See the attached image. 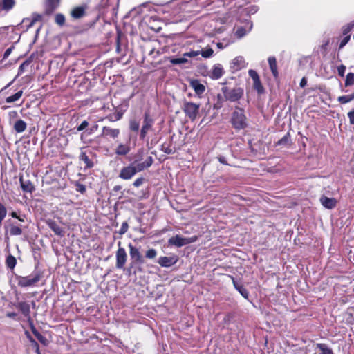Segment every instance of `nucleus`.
<instances>
[{"instance_id": "obj_1", "label": "nucleus", "mask_w": 354, "mask_h": 354, "mask_svg": "<svg viewBox=\"0 0 354 354\" xmlns=\"http://www.w3.org/2000/svg\"><path fill=\"white\" fill-rule=\"evenodd\" d=\"M142 158H136L132 163L124 167L119 174V177L123 180H130L136 173L149 168L153 163V158L149 156L143 162H138Z\"/></svg>"}, {"instance_id": "obj_2", "label": "nucleus", "mask_w": 354, "mask_h": 354, "mask_svg": "<svg viewBox=\"0 0 354 354\" xmlns=\"http://www.w3.org/2000/svg\"><path fill=\"white\" fill-rule=\"evenodd\" d=\"M231 122L236 129H243L247 127V118L244 113V109L236 106L232 114Z\"/></svg>"}, {"instance_id": "obj_3", "label": "nucleus", "mask_w": 354, "mask_h": 354, "mask_svg": "<svg viewBox=\"0 0 354 354\" xmlns=\"http://www.w3.org/2000/svg\"><path fill=\"white\" fill-rule=\"evenodd\" d=\"M221 91L225 100L232 102H238L244 95V91L241 87L230 88L227 86H223Z\"/></svg>"}, {"instance_id": "obj_4", "label": "nucleus", "mask_w": 354, "mask_h": 354, "mask_svg": "<svg viewBox=\"0 0 354 354\" xmlns=\"http://www.w3.org/2000/svg\"><path fill=\"white\" fill-rule=\"evenodd\" d=\"M41 275L40 273H34L29 276L17 277V284L20 287H30L35 286L39 281H40Z\"/></svg>"}, {"instance_id": "obj_5", "label": "nucleus", "mask_w": 354, "mask_h": 354, "mask_svg": "<svg viewBox=\"0 0 354 354\" xmlns=\"http://www.w3.org/2000/svg\"><path fill=\"white\" fill-rule=\"evenodd\" d=\"M200 104L192 102L185 101L183 103L182 109L185 115L188 117L192 121L196 119L199 113Z\"/></svg>"}, {"instance_id": "obj_6", "label": "nucleus", "mask_w": 354, "mask_h": 354, "mask_svg": "<svg viewBox=\"0 0 354 354\" xmlns=\"http://www.w3.org/2000/svg\"><path fill=\"white\" fill-rule=\"evenodd\" d=\"M196 241V237L193 236L190 238L183 237L179 235H176L170 238L168 241L169 245H175L176 247H182L183 245L194 243Z\"/></svg>"}, {"instance_id": "obj_7", "label": "nucleus", "mask_w": 354, "mask_h": 354, "mask_svg": "<svg viewBox=\"0 0 354 354\" xmlns=\"http://www.w3.org/2000/svg\"><path fill=\"white\" fill-rule=\"evenodd\" d=\"M118 249L116 252V264L118 269H123L124 270V265L127 260V254L124 248L121 247V242L118 243Z\"/></svg>"}, {"instance_id": "obj_8", "label": "nucleus", "mask_w": 354, "mask_h": 354, "mask_svg": "<svg viewBox=\"0 0 354 354\" xmlns=\"http://www.w3.org/2000/svg\"><path fill=\"white\" fill-rule=\"evenodd\" d=\"M128 247L129 248V254L132 260L131 268L135 264H142L144 263V259L139 250L131 243H129Z\"/></svg>"}, {"instance_id": "obj_9", "label": "nucleus", "mask_w": 354, "mask_h": 354, "mask_svg": "<svg viewBox=\"0 0 354 354\" xmlns=\"http://www.w3.org/2000/svg\"><path fill=\"white\" fill-rule=\"evenodd\" d=\"M153 124V120L149 117V115L148 113H145L143 124L140 131V139H145L148 131L152 129Z\"/></svg>"}, {"instance_id": "obj_10", "label": "nucleus", "mask_w": 354, "mask_h": 354, "mask_svg": "<svg viewBox=\"0 0 354 354\" xmlns=\"http://www.w3.org/2000/svg\"><path fill=\"white\" fill-rule=\"evenodd\" d=\"M178 257L176 255H171L169 257H161L158 259V263L162 267L168 268L177 263Z\"/></svg>"}, {"instance_id": "obj_11", "label": "nucleus", "mask_w": 354, "mask_h": 354, "mask_svg": "<svg viewBox=\"0 0 354 354\" xmlns=\"http://www.w3.org/2000/svg\"><path fill=\"white\" fill-rule=\"evenodd\" d=\"M46 224L49 227V228L54 232V233L56 235H57L60 237L64 236V234H65L64 230L62 227H60L56 223V221L49 219V220L46 221Z\"/></svg>"}, {"instance_id": "obj_12", "label": "nucleus", "mask_w": 354, "mask_h": 354, "mask_svg": "<svg viewBox=\"0 0 354 354\" xmlns=\"http://www.w3.org/2000/svg\"><path fill=\"white\" fill-rule=\"evenodd\" d=\"M321 204L326 209H332L336 207L337 200L334 198H328L322 195L319 198Z\"/></svg>"}, {"instance_id": "obj_13", "label": "nucleus", "mask_w": 354, "mask_h": 354, "mask_svg": "<svg viewBox=\"0 0 354 354\" xmlns=\"http://www.w3.org/2000/svg\"><path fill=\"white\" fill-rule=\"evenodd\" d=\"M86 8V5L75 7L71 10V16L75 19H80L85 15Z\"/></svg>"}, {"instance_id": "obj_14", "label": "nucleus", "mask_w": 354, "mask_h": 354, "mask_svg": "<svg viewBox=\"0 0 354 354\" xmlns=\"http://www.w3.org/2000/svg\"><path fill=\"white\" fill-rule=\"evenodd\" d=\"M41 19V15L38 13H32L30 18H24L22 20L21 24H26L27 21H30V24H27L26 26V31H27L29 28H30L33 25L38 21Z\"/></svg>"}, {"instance_id": "obj_15", "label": "nucleus", "mask_w": 354, "mask_h": 354, "mask_svg": "<svg viewBox=\"0 0 354 354\" xmlns=\"http://www.w3.org/2000/svg\"><path fill=\"white\" fill-rule=\"evenodd\" d=\"M15 0H0V12L3 10L8 12L15 7Z\"/></svg>"}, {"instance_id": "obj_16", "label": "nucleus", "mask_w": 354, "mask_h": 354, "mask_svg": "<svg viewBox=\"0 0 354 354\" xmlns=\"http://www.w3.org/2000/svg\"><path fill=\"white\" fill-rule=\"evenodd\" d=\"M232 68L235 71H239L245 67V59L242 56H238L235 57L232 62Z\"/></svg>"}, {"instance_id": "obj_17", "label": "nucleus", "mask_w": 354, "mask_h": 354, "mask_svg": "<svg viewBox=\"0 0 354 354\" xmlns=\"http://www.w3.org/2000/svg\"><path fill=\"white\" fill-rule=\"evenodd\" d=\"M190 86L194 90L195 93L200 95L205 91V86L201 84L198 80H193L190 82Z\"/></svg>"}, {"instance_id": "obj_18", "label": "nucleus", "mask_w": 354, "mask_h": 354, "mask_svg": "<svg viewBox=\"0 0 354 354\" xmlns=\"http://www.w3.org/2000/svg\"><path fill=\"white\" fill-rule=\"evenodd\" d=\"M120 130L118 129H112L109 127H104L102 129V136H109L112 138H115L118 136Z\"/></svg>"}, {"instance_id": "obj_19", "label": "nucleus", "mask_w": 354, "mask_h": 354, "mask_svg": "<svg viewBox=\"0 0 354 354\" xmlns=\"http://www.w3.org/2000/svg\"><path fill=\"white\" fill-rule=\"evenodd\" d=\"M223 75V68L220 64H215L213 66L210 77L212 79L218 80L221 78Z\"/></svg>"}, {"instance_id": "obj_20", "label": "nucleus", "mask_w": 354, "mask_h": 354, "mask_svg": "<svg viewBox=\"0 0 354 354\" xmlns=\"http://www.w3.org/2000/svg\"><path fill=\"white\" fill-rule=\"evenodd\" d=\"M232 282L236 290L245 299H248L249 292L248 290L241 284L239 283L234 278L232 277Z\"/></svg>"}, {"instance_id": "obj_21", "label": "nucleus", "mask_w": 354, "mask_h": 354, "mask_svg": "<svg viewBox=\"0 0 354 354\" xmlns=\"http://www.w3.org/2000/svg\"><path fill=\"white\" fill-rule=\"evenodd\" d=\"M19 181L23 191L31 193L35 189L33 184L30 180L24 181L21 178H20Z\"/></svg>"}, {"instance_id": "obj_22", "label": "nucleus", "mask_w": 354, "mask_h": 354, "mask_svg": "<svg viewBox=\"0 0 354 354\" xmlns=\"http://www.w3.org/2000/svg\"><path fill=\"white\" fill-rule=\"evenodd\" d=\"M268 61L272 75H274V77H277L278 71L276 58L274 57H268Z\"/></svg>"}, {"instance_id": "obj_23", "label": "nucleus", "mask_w": 354, "mask_h": 354, "mask_svg": "<svg viewBox=\"0 0 354 354\" xmlns=\"http://www.w3.org/2000/svg\"><path fill=\"white\" fill-rule=\"evenodd\" d=\"M129 145L120 144L115 149V153L119 156H125L130 151Z\"/></svg>"}, {"instance_id": "obj_24", "label": "nucleus", "mask_w": 354, "mask_h": 354, "mask_svg": "<svg viewBox=\"0 0 354 354\" xmlns=\"http://www.w3.org/2000/svg\"><path fill=\"white\" fill-rule=\"evenodd\" d=\"M59 0H46V12H53L59 6Z\"/></svg>"}, {"instance_id": "obj_25", "label": "nucleus", "mask_w": 354, "mask_h": 354, "mask_svg": "<svg viewBox=\"0 0 354 354\" xmlns=\"http://www.w3.org/2000/svg\"><path fill=\"white\" fill-rule=\"evenodd\" d=\"M26 123L22 120H18L14 124V129L17 133H22L26 129Z\"/></svg>"}, {"instance_id": "obj_26", "label": "nucleus", "mask_w": 354, "mask_h": 354, "mask_svg": "<svg viewBox=\"0 0 354 354\" xmlns=\"http://www.w3.org/2000/svg\"><path fill=\"white\" fill-rule=\"evenodd\" d=\"M23 95V91L20 90L15 94L8 96L6 98L5 101L6 103H12L18 101Z\"/></svg>"}, {"instance_id": "obj_27", "label": "nucleus", "mask_w": 354, "mask_h": 354, "mask_svg": "<svg viewBox=\"0 0 354 354\" xmlns=\"http://www.w3.org/2000/svg\"><path fill=\"white\" fill-rule=\"evenodd\" d=\"M17 263L15 257L11 254H9L6 260V264L7 267L11 270L14 269Z\"/></svg>"}, {"instance_id": "obj_28", "label": "nucleus", "mask_w": 354, "mask_h": 354, "mask_svg": "<svg viewBox=\"0 0 354 354\" xmlns=\"http://www.w3.org/2000/svg\"><path fill=\"white\" fill-rule=\"evenodd\" d=\"M80 160L85 164V167L91 168L93 166V162L88 158L85 153H82L80 156Z\"/></svg>"}, {"instance_id": "obj_29", "label": "nucleus", "mask_w": 354, "mask_h": 354, "mask_svg": "<svg viewBox=\"0 0 354 354\" xmlns=\"http://www.w3.org/2000/svg\"><path fill=\"white\" fill-rule=\"evenodd\" d=\"M317 348L321 351L319 354H333V351L324 344H317Z\"/></svg>"}, {"instance_id": "obj_30", "label": "nucleus", "mask_w": 354, "mask_h": 354, "mask_svg": "<svg viewBox=\"0 0 354 354\" xmlns=\"http://www.w3.org/2000/svg\"><path fill=\"white\" fill-rule=\"evenodd\" d=\"M10 233L12 236H19L22 234V230L19 226L12 225L10 229Z\"/></svg>"}, {"instance_id": "obj_31", "label": "nucleus", "mask_w": 354, "mask_h": 354, "mask_svg": "<svg viewBox=\"0 0 354 354\" xmlns=\"http://www.w3.org/2000/svg\"><path fill=\"white\" fill-rule=\"evenodd\" d=\"M353 85H354V73H349L346 77L345 86H350Z\"/></svg>"}, {"instance_id": "obj_32", "label": "nucleus", "mask_w": 354, "mask_h": 354, "mask_svg": "<svg viewBox=\"0 0 354 354\" xmlns=\"http://www.w3.org/2000/svg\"><path fill=\"white\" fill-rule=\"evenodd\" d=\"M253 87L259 93H262L264 91L259 78L257 80L253 81Z\"/></svg>"}, {"instance_id": "obj_33", "label": "nucleus", "mask_w": 354, "mask_h": 354, "mask_svg": "<svg viewBox=\"0 0 354 354\" xmlns=\"http://www.w3.org/2000/svg\"><path fill=\"white\" fill-rule=\"evenodd\" d=\"M170 62L174 65H180L187 62V59L183 56V57L171 58Z\"/></svg>"}, {"instance_id": "obj_34", "label": "nucleus", "mask_w": 354, "mask_h": 354, "mask_svg": "<svg viewBox=\"0 0 354 354\" xmlns=\"http://www.w3.org/2000/svg\"><path fill=\"white\" fill-rule=\"evenodd\" d=\"M290 136H289V133H287L281 139H280L278 141L277 145H281H281L287 146V145H290Z\"/></svg>"}, {"instance_id": "obj_35", "label": "nucleus", "mask_w": 354, "mask_h": 354, "mask_svg": "<svg viewBox=\"0 0 354 354\" xmlns=\"http://www.w3.org/2000/svg\"><path fill=\"white\" fill-rule=\"evenodd\" d=\"M55 23L59 26H63L65 23V17L63 14L57 13L55 17Z\"/></svg>"}, {"instance_id": "obj_36", "label": "nucleus", "mask_w": 354, "mask_h": 354, "mask_svg": "<svg viewBox=\"0 0 354 354\" xmlns=\"http://www.w3.org/2000/svg\"><path fill=\"white\" fill-rule=\"evenodd\" d=\"M213 53H214V50H212V48H209L204 50H201L200 54L204 58H209L212 56Z\"/></svg>"}, {"instance_id": "obj_37", "label": "nucleus", "mask_w": 354, "mask_h": 354, "mask_svg": "<svg viewBox=\"0 0 354 354\" xmlns=\"http://www.w3.org/2000/svg\"><path fill=\"white\" fill-rule=\"evenodd\" d=\"M140 123L135 120H131L129 123V128L131 131H138L139 130Z\"/></svg>"}, {"instance_id": "obj_38", "label": "nucleus", "mask_w": 354, "mask_h": 354, "mask_svg": "<svg viewBox=\"0 0 354 354\" xmlns=\"http://www.w3.org/2000/svg\"><path fill=\"white\" fill-rule=\"evenodd\" d=\"M6 214V208L0 203V225H1L2 221L5 218Z\"/></svg>"}, {"instance_id": "obj_39", "label": "nucleus", "mask_w": 354, "mask_h": 354, "mask_svg": "<svg viewBox=\"0 0 354 354\" xmlns=\"http://www.w3.org/2000/svg\"><path fill=\"white\" fill-rule=\"evenodd\" d=\"M337 101L341 104H346V103L352 101V99L349 95H342V96L338 97Z\"/></svg>"}, {"instance_id": "obj_40", "label": "nucleus", "mask_w": 354, "mask_h": 354, "mask_svg": "<svg viewBox=\"0 0 354 354\" xmlns=\"http://www.w3.org/2000/svg\"><path fill=\"white\" fill-rule=\"evenodd\" d=\"M157 255V252L155 249H149L148 250L147 252H146V254H145V257L147 258V259H154Z\"/></svg>"}, {"instance_id": "obj_41", "label": "nucleus", "mask_w": 354, "mask_h": 354, "mask_svg": "<svg viewBox=\"0 0 354 354\" xmlns=\"http://www.w3.org/2000/svg\"><path fill=\"white\" fill-rule=\"evenodd\" d=\"M129 229V225L127 221L122 223V226L118 232L120 235L125 234Z\"/></svg>"}, {"instance_id": "obj_42", "label": "nucleus", "mask_w": 354, "mask_h": 354, "mask_svg": "<svg viewBox=\"0 0 354 354\" xmlns=\"http://www.w3.org/2000/svg\"><path fill=\"white\" fill-rule=\"evenodd\" d=\"M200 50H191L183 54L184 57H194L200 55Z\"/></svg>"}, {"instance_id": "obj_43", "label": "nucleus", "mask_w": 354, "mask_h": 354, "mask_svg": "<svg viewBox=\"0 0 354 354\" xmlns=\"http://www.w3.org/2000/svg\"><path fill=\"white\" fill-rule=\"evenodd\" d=\"M354 27V23L351 22L346 25L343 28V34L347 35Z\"/></svg>"}, {"instance_id": "obj_44", "label": "nucleus", "mask_w": 354, "mask_h": 354, "mask_svg": "<svg viewBox=\"0 0 354 354\" xmlns=\"http://www.w3.org/2000/svg\"><path fill=\"white\" fill-rule=\"evenodd\" d=\"M248 74L253 81L257 80L259 78L258 73L254 70H249Z\"/></svg>"}, {"instance_id": "obj_45", "label": "nucleus", "mask_w": 354, "mask_h": 354, "mask_svg": "<svg viewBox=\"0 0 354 354\" xmlns=\"http://www.w3.org/2000/svg\"><path fill=\"white\" fill-rule=\"evenodd\" d=\"M346 66L344 64H342L337 67L338 75L340 77H344L346 71Z\"/></svg>"}, {"instance_id": "obj_46", "label": "nucleus", "mask_w": 354, "mask_h": 354, "mask_svg": "<svg viewBox=\"0 0 354 354\" xmlns=\"http://www.w3.org/2000/svg\"><path fill=\"white\" fill-rule=\"evenodd\" d=\"M33 333H34L35 336L37 337V339L41 343L45 344V342H46V338L41 334H40L39 333H38L37 331H33Z\"/></svg>"}, {"instance_id": "obj_47", "label": "nucleus", "mask_w": 354, "mask_h": 354, "mask_svg": "<svg viewBox=\"0 0 354 354\" xmlns=\"http://www.w3.org/2000/svg\"><path fill=\"white\" fill-rule=\"evenodd\" d=\"M76 191L84 194L86 192V187L84 185L77 183L76 184Z\"/></svg>"}, {"instance_id": "obj_48", "label": "nucleus", "mask_w": 354, "mask_h": 354, "mask_svg": "<svg viewBox=\"0 0 354 354\" xmlns=\"http://www.w3.org/2000/svg\"><path fill=\"white\" fill-rule=\"evenodd\" d=\"M88 125V122L86 120H84L78 127L77 131H81L85 129Z\"/></svg>"}, {"instance_id": "obj_49", "label": "nucleus", "mask_w": 354, "mask_h": 354, "mask_svg": "<svg viewBox=\"0 0 354 354\" xmlns=\"http://www.w3.org/2000/svg\"><path fill=\"white\" fill-rule=\"evenodd\" d=\"M350 39V36L345 37L340 42L339 48L341 49L344 47V46L348 42Z\"/></svg>"}, {"instance_id": "obj_50", "label": "nucleus", "mask_w": 354, "mask_h": 354, "mask_svg": "<svg viewBox=\"0 0 354 354\" xmlns=\"http://www.w3.org/2000/svg\"><path fill=\"white\" fill-rule=\"evenodd\" d=\"M144 183V178H138L133 182V186L138 187L141 186Z\"/></svg>"}, {"instance_id": "obj_51", "label": "nucleus", "mask_w": 354, "mask_h": 354, "mask_svg": "<svg viewBox=\"0 0 354 354\" xmlns=\"http://www.w3.org/2000/svg\"><path fill=\"white\" fill-rule=\"evenodd\" d=\"M14 49V46H11L10 48H8V49H6V50L4 52V54H3V59H7L10 55L11 54L12 50Z\"/></svg>"}, {"instance_id": "obj_52", "label": "nucleus", "mask_w": 354, "mask_h": 354, "mask_svg": "<svg viewBox=\"0 0 354 354\" xmlns=\"http://www.w3.org/2000/svg\"><path fill=\"white\" fill-rule=\"evenodd\" d=\"M348 117L351 124H354V110L348 112Z\"/></svg>"}, {"instance_id": "obj_53", "label": "nucleus", "mask_w": 354, "mask_h": 354, "mask_svg": "<svg viewBox=\"0 0 354 354\" xmlns=\"http://www.w3.org/2000/svg\"><path fill=\"white\" fill-rule=\"evenodd\" d=\"M98 128V125L97 124H95L93 125V127H91V128H89L88 129V134H91L93 133V132H95Z\"/></svg>"}, {"instance_id": "obj_54", "label": "nucleus", "mask_w": 354, "mask_h": 354, "mask_svg": "<svg viewBox=\"0 0 354 354\" xmlns=\"http://www.w3.org/2000/svg\"><path fill=\"white\" fill-rule=\"evenodd\" d=\"M222 106H223V102H221V101H217L214 104V109H220Z\"/></svg>"}, {"instance_id": "obj_55", "label": "nucleus", "mask_w": 354, "mask_h": 354, "mask_svg": "<svg viewBox=\"0 0 354 354\" xmlns=\"http://www.w3.org/2000/svg\"><path fill=\"white\" fill-rule=\"evenodd\" d=\"M21 309L23 311V313L28 312L29 308L27 305H25V304H21Z\"/></svg>"}, {"instance_id": "obj_56", "label": "nucleus", "mask_w": 354, "mask_h": 354, "mask_svg": "<svg viewBox=\"0 0 354 354\" xmlns=\"http://www.w3.org/2000/svg\"><path fill=\"white\" fill-rule=\"evenodd\" d=\"M307 84V80L305 77H303L300 82V86L304 88Z\"/></svg>"}, {"instance_id": "obj_57", "label": "nucleus", "mask_w": 354, "mask_h": 354, "mask_svg": "<svg viewBox=\"0 0 354 354\" xmlns=\"http://www.w3.org/2000/svg\"><path fill=\"white\" fill-rule=\"evenodd\" d=\"M218 161L222 163V164H225V165H227V162H226V160H225V158L223 157V156H220L218 158Z\"/></svg>"}, {"instance_id": "obj_58", "label": "nucleus", "mask_w": 354, "mask_h": 354, "mask_svg": "<svg viewBox=\"0 0 354 354\" xmlns=\"http://www.w3.org/2000/svg\"><path fill=\"white\" fill-rule=\"evenodd\" d=\"M25 65H28V64H27L26 62H24L22 64H21V66H19V73H22V72H23V71H24V66Z\"/></svg>"}, {"instance_id": "obj_59", "label": "nucleus", "mask_w": 354, "mask_h": 354, "mask_svg": "<svg viewBox=\"0 0 354 354\" xmlns=\"http://www.w3.org/2000/svg\"><path fill=\"white\" fill-rule=\"evenodd\" d=\"M216 97H217V101L221 100V102H223V96L221 94H218Z\"/></svg>"}, {"instance_id": "obj_60", "label": "nucleus", "mask_w": 354, "mask_h": 354, "mask_svg": "<svg viewBox=\"0 0 354 354\" xmlns=\"http://www.w3.org/2000/svg\"><path fill=\"white\" fill-rule=\"evenodd\" d=\"M10 215L13 218H17L19 217L15 212H12Z\"/></svg>"}, {"instance_id": "obj_61", "label": "nucleus", "mask_w": 354, "mask_h": 354, "mask_svg": "<svg viewBox=\"0 0 354 354\" xmlns=\"http://www.w3.org/2000/svg\"><path fill=\"white\" fill-rule=\"evenodd\" d=\"M12 82H13V81L8 83L3 89H6V88H8L12 84Z\"/></svg>"}, {"instance_id": "obj_62", "label": "nucleus", "mask_w": 354, "mask_h": 354, "mask_svg": "<svg viewBox=\"0 0 354 354\" xmlns=\"http://www.w3.org/2000/svg\"><path fill=\"white\" fill-rule=\"evenodd\" d=\"M217 46L219 48H223V45L221 43H218L217 44Z\"/></svg>"}, {"instance_id": "obj_63", "label": "nucleus", "mask_w": 354, "mask_h": 354, "mask_svg": "<svg viewBox=\"0 0 354 354\" xmlns=\"http://www.w3.org/2000/svg\"><path fill=\"white\" fill-rule=\"evenodd\" d=\"M17 219H19V221H22V222H23V221H24V218L20 217V216H19V217L17 218Z\"/></svg>"}, {"instance_id": "obj_64", "label": "nucleus", "mask_w": 354, "mask_h": 354, "mask_svg": "<svg viewBox=\"0 0 354 354\" xmlns=\"http://www.w3.org/2000/svg\"><path fill=\"white\" fill-rule=\"evenodd\" d=\"M349 95L351 96L352 100H354V92L352 94Z\"/></svg>"}]
</instances>
